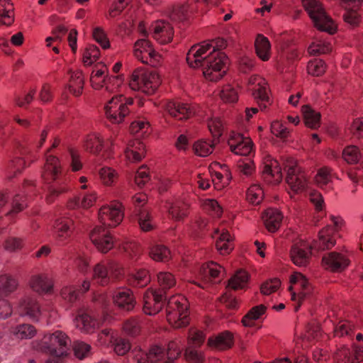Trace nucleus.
Instances as JSON below:
<instances>
[{"label":"nucleus","instance_id":"f03ea898","mask_svg":"<svg viewBox=\"0 0 363 363\" xmlns=\"http://www.w3.org/2000/svg\"><path fill=\"white\" fill-rule=\"evenodd\" d=\"M123 218L122 205L118 202L100 208L99 218L103 226H96L90 233L91 240L100 252L106 253L113 246V238L106 226L116 227Z\"/></svg>","mask_w":363,"mask_h":363},{"label":"nucleus","instance_id":"20e7f679","mask_svg":"<svg viewBox=\"0 0 363 363\" xmlns=\"http://www.w3.org/2000/svg\"><path fill=\"white\" fill-rule=\"evenodd\" d=\"M42 177L48 184L52 182H55L54 184L48 187L49 194L47 196V200L49 203L53 202L55 198L67 191L65 186H57L64 184L65 179L61 171L58 159L56 157L46 154V162L42 173Z\"/></svg>","mask_w":363,"mask_h":363},{"label":"nucleus","instance_id":"b1692460","mask_svg":"<svg viewBox=\"0 0 363 363\" xmlns=\"http://www.w3.org/2000/svg\"><path fill=\"white\" fill-rule=\"evenodd\" d=\"M262 177L263 180L268 184L279 183L282 178V174L280 167L277 165V162L274 161L270 164H266Z\"/></svg>","mask_w":363,"mask_h":363},{"label":"nucleus","instance_id":"c756f323","mask_svg":"<svg viewBox=\"0 0 363 363\" xmlns=\"http://www.w3.org/2000/svg\"><path fill=\"white\" fill-rule=\"evenodd\" d=\"M284 170L286 172V182L289 189L288 193L291 198L295 195V179L294 175L295 173V161L293 157H286L284 161Z\"/></svg>","mask_w":363,"mask_h":363},{"label":"nucleus","instance_id":"de8ad7c7","mask_svg":"<svg viewBox=\"0 0 363 363\" xmlns=\"http://www.w3.org/2000/svg\"><path fill=\"white\" fill-rule=\"evenodd\" d=\"M145 145L139 141L134 144L133 149H127L125 155L133 162H139L145 157Z\"/></svg>","mask_w":363,"mask_h":363},{"label":"nucleus","instance_id":"4be33fe9","mask_svg":"<svg viewBox=\"0 0 363 363\" xmlns=\"http://www.w3.org/2000/svg\"><path fill=\"white\" fill-rule=\"evenodd\" d=\"M30 287L38 294L49 293L52 287L50 280L45 274H35L29 281Z\"/></svg>","mask_w":363,"mask_h":363},{"label":"nucleus","instance_id":"473e14b6","mask_svg":"<svg viewBox=\"0 0 363 363\" xmlns=\"http://www.w3.org/2000/svg\"><path fill=\"white\" fill-rule=\"evenodd\" d=\"M14 9L8 0H0V22L6 26L11 25L14 21Z\"/></svg>","mask_w":363,"mask_h":363},{"label":"nucleus","instance_id":"9d476101","mask_svg":"<svg viewBox=\"0 0 363 363\" xmlns=\"http://www.w3.org/2000/svg\"><path fill=\"white\" fill-rule=\"evenodd\" d=\"M166 296L162 291L148 290L143 296V311L145 314L152 315L157 313L162 309Z\"/></svg>","mask_w":363,"mask_h":363},{"label":"nucleus","instance_id":"603ef678","mask_svg":"<svg viewBox=\"0 0 363 363\" xmlns=\"http://www.w3.org/2000/svg\"><path fill=\"white\" fill-rule=\"evenodd\" d=\"M325 68L326 65L325 62L320 59H315L313 61H310L307 65L308 72L314 76L323 74L325 71Z\"/></svg>","mask_w":363,"mask_h":363},{"label":"nucleus","instance_id":"f257e3e1","mask_svg":"<svg viewBox=\"0 0 363 363\" xmlns=\"http://www.w3.org/2000/svg\"><path fill=\"white\" fill-rule=\"evenodd\" d=\"M211 48L208 42L193 45L186 55V61L193 68L201 67L206 79L216 82L226 73L228 59L224 52L215 49L207 54Z\"/></svg>","mask_w":363,"mask_h":363},{"label":"nucleus","instance_id":"69168bd1","mask_svg":"<svg viewBox=\"0 0 363 363\" xmlns=\"http://www.w3.org/2000/svg\"><path fill=\"white\" fill-rule=\"evenodd\" d=\"M186 11L184 6L175 7L169 13V18L175 23L184 22L186 19Z\"/></svg>","mask_w":363,"mask_h":363},{"label":"nucleus","instance_id":"f8f14e48","mask_svg":"<svg viewBox=\"0 0 363 363\" xmlns=\"http://www.w3.org/2000/svg\"><path fill=\"white\" fill-rule=\"evenodd\" d=\"M165 356L163 348L158 345L152 346L147 352L138 351L133 356V363H158Z\"/></svg>","mask_w":363,"mask_h":363},{"label":"nucleus","instance_id":"9b49d317","mask_svg":"<svg viewBox=\"0 0 363 363\" xmlns=\"http://www.w3.org/2000/svg\"><path fill=\"white\" fill-rule=\"evenodd\" d=\"M113 300L119 309L125 311H132L136 303L132 291L126 288L116 290L113 295Z\"/></svg>","mask_w":363,"mask_h":363},{"label":"nucleus","instance_id":"39448f33","mask_svg":"<svg viewBox=\"0 0 363 363\" xmlns=\"http://www.w3.org/2000/svg\"><path fill=\"white\" fill-rule=\"evenodd\" d=\"M303 6L319 30L334 33L337 26L318 0H302Z\"/></svg>","mask_w":363,"mask_h":363},{"label":"nucleus","instance_id":"412c9836","mask_svg":"<svg viewBox=\"0 0 363 363\" xmlns=\"http://www.w3.org/2000/svg\"><path fill=\"white\" fill-rule=\"evenodd\" d=\"M282 218L281 212L276 208L267 209L262 216L266 228L271 233L279 229Z\"/></svg>","mask_w":363,"mask_h":363},{"label":"nucleus","instance_id":"c03bdc74","mask_svg":"<svg viewBox=\"0 0 363 363\" xmlns=\"http://www.w3.org/2000/svg\"><path fill=\"white\" fill-rule=\"evenodd\" d=\"M249 279V275L247 272L244 270H238L235 275L229 280L228 285L233 289L237 290L242 289Z\"/></svg>","mask_w":363,"mask_h":363},{"label":"nucleus","instance_id":"ddd939ff","mask_svg":"<svg viewBox=\"0 0 363 363\" xmlns=\"http://www.w3.org/2000/svg\"><path fill=\"white\" fill-rule=\"evenodd\" d=\"M363 0H342L349 6L350 9L345 10L342 16L344 21L351 27L359 26L362 23V14L358 11L357 9L362 4Z\"/></svg>","mask_w":363,"mask_h":363},{"label":"nucleus","instance_id":"7c9ffc66","mask_svg":"<svg viewBox=\"0 0 363 363\" xmlns=\"http://www.w3.org/2000/svg\"><path fill=\"white\" fill-rule=\"evenodd\" d=\"M84 84V80L82 72L81 71H77L72 74L67 87L71 94L75 96H79L82 93Z\"/></svg>","mask_w":363,"mask_h":363},{"label":"nucleus","instance_id":"338daca9","mask_svg":"<svg viewBox=\"0 0 363 363\" xmlns=\"http://www.w3.org/2000/svg\"><path fill=\"white\" fill-rule=\"evenodd\" d=\"M220 98L225 102L228 103H233L238 100V93L230 85L225 86L221 92H220Z\"/></svg>","mask_w":363,"mask_h":363},{"label":"nucleus","instance_id":"4d7b16f0","mask_svg":"<svg viewBox=\"0 0 363 363\" xmlns=\"http://www.w3.org/2000/svg\"><path fill=\"white\" fill-rule=\"evenodd\" d=\"M182 350L177 341L169 342L167 350V360L163 363H174V359L179 357Z\"/></svg>","mask_w":363,"mask_h":363},{"label":"nucleus","instance_id":"680f3d73","mask_svg":"<svg viewBox=\"0 0 363 363\" xmlns=\"http://www.w3.org/2000/svg\"><path fill=\"white\" fill-rule=\"evenodd\" d=\"M213 145H210L206 141L200 140L194 144V150L197 155L206 157L213 152Z\"/></svg>","mask_w":363,"mask_h":363},{"label":"nucleus","instance_id":"49530a36","mask_svg":"<svg viewBox=\"0 0 363 363\" xmlns=\"http://www.w3.org/2000/svg\"><path fill=\"white\" fill-rule=\"evenodd\" d=\"M103 140L99 135H90L87 136L84 147L91 153L98 154L102 149Z\"/></svg>","mask_w":363,"mask_h":363},{"label":"nucleus","instance_id":"ea45409f","mask_svg":"<svg viewBox=\"0 0 363 363\" xmlns=\"http://www.w3.org/2000/svg\"><path fill=\"white\" fill-rule=\"evenodd\" d=\"M342 157L348 163H357L362 160V164H363V154L361 153L357 146H346L342 152Z\"/></svg>","mask_w":363,"mask_h":363},{"label":"nucleus","instance_id":"37998d69","mask_svg":"<svg viewBox=\"0 0 363 363\" xmlns=\"http://www.w3.org/2000/svg\"><path fill=\"white\" fill-rule=\"evenodd\" d=\"M135 48H140L150 60V64L154 63V61H158L157 58L160 56L152 48L151 43L146 39L138 40L135 44Z\"/></svg>","mask_w":363,"mask_h":363},{"label":"nucleus","instance_id":"774afa93","mask_svg":"<svg viewBox=\"0 0 363 363\" xmlns=\"http://www.w3.org/2000/svg\"><path fill=\"white\" fill-rule=\"evenodd\" d=\"M114 351L118 355L125 354L130 349V342L122 337H118L114 340Z\"/></svg>","mask_w":363,"mask_h":363},{"label":"nucleus","instance_id":"13d9d810","mask_svg":"<svg viewBox=\"0 0 363 363\" xmlns=\"http://www.w3.org/2000/svg\"><path fill=\"white\" fill-rule=\"evenodd\" d=\"M271 131L275 136L281 139H286L290 133V130L279 121L272 123Z\"/></svg>","mask_w":363,"mask_h":363},{"label":"nucleus","instance_id":"a18cd8bd","mask_svg":"<svg viewBox=\"0 0 363 363\" xmlns=\"http://www.w3.org/2000/svg\"><path fill=\"white\" fill-rule=\"evenodd\" d=\"M150 255L155 261L166 262L170 257V251L164 245H157L151 248Z\"/></svg>","mask_w":363,"mask_h":363},{"label":"nucleus","instance_id":"e433bc0d","mask_svg":"<svg viewBox=\"0 0 363 363\" xmlns=\"http://www.w3.org/2000/svg\"><path fill=\"white\" fill-rule=\"evenodd\" d=\"M157 281L160 289L157 291H162L166 296L167 291L172 289L176 284L174 275L169 272H160L157 274Z\"/></svg>","mask_w":363,"mask_h":363},{"label":"nucleus","instance_id":"7ed1b4c3","mask_svg":"<svg viewBox=\"0 0 363 363\" xmlns=\"http://www.w3.org/2000/svg\"><path fill=\"white\" fill-rule=\"evenodd\" d=\"M330 218L334 224V227L328 225L319 231L318 240H315L313 245H310L296 236V266H307L311 260L312 250L322 251V250L330 249L335 245L336 240L335 233L341 229L345 221L341 217L331 215Z\"/></svg>","mask_w":363,"mask_h":363},{"label":"nucleus","instance_id":"0e129e2a","mask_svg":"<svg viewBox=\"0 0 363 363\" xmlns=\"http://www.w3.org/2000/svg\"><path fill=\"white\" fill-rule=\"evenodd\" d=\"M73 350L75 356L82 359L88 355L91 350V346L84 342L76 341L74 342Z\"/></svg>","mask_w":363,"mask_h":363},{"label":"nucleus","instance_id":"4468645a","mask_svg":"<svg viewBox=\"0 0 363 363\" xmlns=\"http://www.w3.org/2000/svg\"><path fill=\"white\" fill-rule=\"evenodd\" d=\"M322 262L325 268L332 271L343 270L349 264V259L337 252H330L327 256H324Z\"/></svg>","mask_w":363,"mask_h":363},{"label":"nucleus","instance_id":"72a5a7b5","mask_svg":"<svg viewBox=\"0 0 363 363\" xmlns=\"http://www.w3.org/2000/svg\"><path fill=\"white\" fill-rule=\"evenodd\" d=\"M93 280L101 286L108 284L110 282L108 265L106 266L102 263L96 264L93 270Z\"/></svg>","mask_w":363,"mask_h":363},{"label":"nucleus","instance_id":"6e6552de","mask_svg":"<svg viewBox=\"0 0 363 363\" xmlns=\"http://www.w3.org/2000/svg\"><path fill=\"white\" fill-rule=\"evenodd\" d=\"M69 337L61 331H56L52 334L45 335L41 340L40 350L49 354L65 356L69 350Z\"/></svg>","mask_w":363,"mask_h":363},{"label":"nucleus","instance_id":"2eb2a0df","mask_svg":"<svg viewBox=\"0 0 363 363\" xmlns=\"http://www.w3.org/2000/svg\"><path fill=\"white\" fill-rule=\"evenodd\" d=\"M166 110L172 116L179 120L187 119L194 113L188 104L175 101H168L166 104Z\"/></svg>","mask_w":363,"mask_h":363},{"label":"nucleus","instance_id":"a19ab883","mask_svg":"<svg viewBox=\"0 0 363 363\" xmlns=\"http://www.w3.org/2000/svg\"><path fill=\"white\" fill-rule=\"evenodd\" d=\"M333 169L328 167L319 168L318 173L315 176V182L319 187L324 188L333 180Z\"/></svg>","mask_w":363,"mask_h":363},{"label":"nucleus","instance_id":"a878e982","mask_svg":"<svg viewBox=\"0 0 363 363\" xmlns=\"http://www.w3.org/2000/svg\"><path fill=\"white\" fill-rule=\"evenodd\" d=\"M302 289L298 294L296 293V311L301 306V301L310 298L312 291V286L309 284L307 279L302 273L296 272V286Z\"/></svg>","mask_w":363,"mask_h":363},{"label":"nucleus","instance_id":"052dcab7","mask_svg":"<svg viewBox=\"0 0 363 363\" xmlns=\"http://www.w3.org/2000/svg\"><path fill=\"white\" fill-rule=\"evenodd\" d=\"M15 334L21 339L31 338L35 334V329L31 325L23 324L16 328Z\"/></svg>","mask_w":363,"mask_h":363},{"label":"nucleus","instance_id":"393cba45","mask_svg":"<svg viewBox=\"0 0 363 363\" xmlns=\"http://www.w3.org/2000/svg\"><path fill=\"white\" fill-rule=\"evenodd\" d=\"M208 345L220 350L230 348L233 345V334L228 331L223 332L215 337H210Z\"/></svg>","mask_w":363,"mask_h":363},{"label":"nucleus","instance_id":"423d86ee","mask_svg":"<svg viewBox=\"0 0 363 363\" xmlns=\"http://www.w3.org/2000/svg\"><path fill=\"white\" fill-rule=\"evenodd\" d=\"M160 84V79L155 70L138 69L133 73L129 85L133 90H140L151 95L155 93Z\"/></svg>","mask_w":363,"mask_h":363},{"label":"nucleus","instance_id":"c9c22d12","mask_svg":"<svg viewBox=\"0 0 363 363\" xmlns=\"http://www.w3.org/2000/svg\"><path fill=\"white\" fill-rule=\"evenodd\" d=\"M232 237L229 233L225 230L223 231L216 240V247L217 250L222 255L229 254L233 250Z\"/></svg>","mask_w":363,"mask_h":363},{"label":"nucleus","instance_id":"aec40b11","mask_svg":"<svg viewBox=\"0 0 363 363\" xmlns=\"http://www.w3.org/2000/svg\"><path fill=\"white\" fill-rule=\"evenodd\" d=\"M18 313L21 315H28L35 319L40 314L39 306L33 298L24 297L19 302Z\"/></svg>","mask_w":363,"mask_h":363},{"label":"nucleus","instance_id":"79ce46f5","mask_svg":"<svg viewBox=\"0 0 363 363\" xmlns=\"http://www.w3.org/2000/svg\"><path fill=\"white\" fill-rule=\"evenodd\" d=\"M106 72H108V69L102 63H98L94 66L90 77V82L94 89H100L103 87L101 81H96V78L103 79Z\"/></svg>","mask_w":363,"mask_h":363},{"label":"nucleus","instance_id":"8fccbe9b","mask_svg":"<svg viewBox=\"0 0 363 363\" xmlns=\"http://www.w3.org/2000/svg\"><path fill=\"white\" fill-rule=\"evenodd\" d=\"M150 280L148 272L145 269H141L130 278L129 282L130 284L134 286L143 287L150 282Z\"/></svg>","mask_w":363,"mask_h":363},{"label":"nucleus","instance_id":"5fc2aeb1","mask_svg":"<svg viewBox=\"0 0 363 363\" xmlns=\"http://www.w3.org/2000/svg\"><path fill=\"white\" fill-rule=\"evenodd\" d=\"M138 223L143 231H150L153 228L151 216L146 209H139L138 213Z\"/></svg>","mask_w":363,"mask_h":363},{"label":"nucleus","instance_id":"6e6d98bb","mask_svg":"<svg viewBox=\"0 0 363 363\" xmlns=\"http://www.w3.org/2000/svg\"><path fill=\"white\" fill-rule=\"evenodd\" d=\"M353 333V325L347 320H340L335 327L334 333L338 337H345L347 335L351 337Z\"/></svg>","mask_w":363,"mask_h":363},{"label":"nucleus","instance_id":"4c0bfd02","mask_svg":"<svg viewBox=\"0 0 363 363\" xmlns=\"http://www.w3.org/2000/svg\"><path fill=\"white\" fill-rule=\"evenodd\" d=\"M18 281L8 274L0 276V292L8 295L13 292L18 287Z\"/></svg>","mask_w":363,"mask_h":363},{"label":"nucleus","instance_id":"5701e85b","mask_svg":"<svg viewBox=\"0 0 363 363\" xmlns=\"http://www.w3.org/2000/svg\"><path fill=\"white\" fill-rule=\"evenodd\" d=\"M72 220L66 217L56 219L54 224V233L59 240L69 238L72 233Z\"/></svg>","mask_w":363,"mask_h":363},{"label":"nucleus","instance_id":"864d4df0","mask_svg":"<svg viewBox=\"0 0 363 363\" xmlns=\"http://www.w3.org/2000/svg\"><path fill=\"white\" fill-rule=\"evenodd\" d=\"M27 206L26 200L24 196L16 194L11 203V209L6 213V216H13L22 211Z\"/></svg>","mask_w":363,"mask_h":363},{"label":"nucleus","instance_id":"6ab92c4d","mask_svg":"<svg viewBox=\"0 0 363 363\" xmlns=\"http://www.w3.org/2000/svg\"><path fill=\"white\" fill-rule=\"evenodd\" d=\"M249 84L250 86H253L250 89L255 99L269 101L267 91V84L264 79L259 76H252L249 79Z\"/></svg>","mask_w":363,"mask_h":363},{"label":"nucleus","instance_id":"cd10ccee","mask_svg":"<svg viewBox=\"0 0 363 363\" xmlns=\"http://www.w3.org/2000/svg\"><path fill=\"white\" fill-rule=\"evenodd\" d=\"M255 46L257 56L263 61H267L270 57L271 45L269 40L259 34L255 40Z\"/></svg>","mask_w":363,"mask_h":363},{"label":"nucleus","instance_id":"2f4dec72","mask_svg":"<svg viewBox=\"0 0 363 363\" xmlns=\"http://www.w3.org/2000/svg\"><path fill=\"white\" fill-rule=\"evenodd\" d=\"M229 145L233 152L240 155H247L252 150V141L250 139L244 138L241 135L238 137L237 144L233 143V139L229 141Z\"/></svg>","mask_w":363,"mask_h":363},{"label":"nucleus","instance_id":"58836bf2","mask_svg":"<svg viewBox=\"0 0 363 363\" xmlns=\"http://www.w3.org/2000/svg\"><path fill=\"white\" fill-rule=\"evenodd\" d=\"M266 306L261 304L252 307L242 319V323L245 327L253 325V320L258 319L266 311Z\"/></svg>","mask_w":363,"mask_h":363},{"label":"nucleus","instance_id":"a211bd4d","mask_svg":"<svg viewBox=\"0 0 363 363\" xmlns=\"http://www.w3.org/2000/svg\"><path fill=\"white\" fill-rule=\"evenodd\" d=\"M173 27L167 22H159L154 28L153 38L161 44L169 43L173 38Z\"/></svg>","mask_w":363,"mask_h":363},{"label":"nucleus","instance_id":"0eeeda50","mask_svg":"<svg viewBox=\"0 0 363 363\" xmlns=\"http://www.w3.org/2000/svg\"><path fill=\"white\" fill-rule=\"evenodd\" d=\"M167 319L174 328H179L188 325L186 300L183 297H172L166 306Z\"/></svg>","mask_w":363,"mask_h":363},{"label":"nucleus","instance_id":"3c124183","mask_svg":"<svg viewBox=\"0 0 363 363\" xmlns=\"http://www.w3.org/2000/svg\"><path fill=\"white\" fill-rule=\"evenodd\" d=\"M310 184L309 176L303 168L298 167L296 162V191L308 190Z\"/></svg>","mask_w":363,"mask_h":363},{"label":"nucleus","instance_id":"c85d7f7f","mask_svg":"<svg viewBox=\"0 0 363 363\" xmlns=\"http://www.w3.org/2000/svg\"><path fill=\"white\" fill-rule=\"evenodd\" d=\"M303 118L306 126L310 128H318L320 123V114L314 111L308 106H303L301 108Z\"/></svg>","mask_w":363,"mask_h":363},{"label":"nucleus","instance_id":"e2e57ef3","mask_svg":"<svg viewBox=\"0 0 363 363\" xmlns=\"http://www.w3.org/2000/svg\"><path fill=\"white\" fill-rule=\"evenodd\" d=\"M308 197L311 203L314 205L316 211H322L324 209V198L320 192L313 189L309 190Z\"/></svg>","mask_w":363,"mask_h":363},{"label":"nucleus","instance_id":"bb28decb","mask_svg":"<svg viewBox=\"0 0 363 363\" xmlns=\"http://www.w3.org/2000/svg\"><path fill=\"white\" fill-rule=\"evenodd\" d=\"M221 268V266L216 262H208L201 266L199 275L203 280L211 282L218 277Z\"/></svg>","mask_w":363,"mask_h":363},{"label":"nucleus","instance_id":"bf43d9fd","mask_svg":"<svg viewBox=\"0 0 363 363\" xmlns=\"http://www.w3.org/2000/svg\"><path fill=\"white\" fill-rule=\"evenodd\" d=\"M281 281L277 278L271 279L264 281L260 286V291L264 295H269L275 292L280 286Z\"/></svg>","mask_w":363,"mask_h":363},{"label":"nucleus","instance_id":"09e8293b","mask_svg":"<svg viewBox=\"0 0 363 363\" xmlns=\"http://www.w3.org/2000/svg\"><path fill=\"white\" fill-rule=\"evenodd\" d=\"M332 48L331 44L326 40H317L309 46L308 52L312 55L326 54L330 52Z\"/></svg>","mask_w":363,"mask_h":363},{"label":"nucleus","instance_id":"f3484780","mask_svg":"<svg viewBox=\"0 0 363 363\" xmlns=\"http://www.w3.org/2000/svg\"><path fill=\"white\" fill-rule=\"evenodd\" d=\"M105 111L107 118H113L114 120L116 118L113 116V114H115L116 111H119L120 117L126 116L129 113L128 108L123 104L122 95L113 97L105 106Z\"/></svg>","mask_w":363,"mask_h":363},{"label":"nucleus","instance_id":"dca6fc26","mask_svg":"<svg viewBox=\"0 0 363 363\" xmlns=\"http://www.w3.org/2000/svg\"><path fill=\"white\" fill-rule=\"evenodd\" d=\"M75 326L81 332L93 333L99 326V322L86 313H79L74 320Z\"/></svg>","mask_w":363,"mask_h":363},{"label":"nucleus","instance_id":"f704fd0d","mask_svg":"<svg viewBox=\"0 0 363 363\" xmlns=\"http://www.w3.org/2000/svg\"><path fill=\"white\" fill-rule=\"evenodd\" d=\"M188 208V204L184 202L177 201L169 206L168 211L172 219L179 221L187 216Z\"/></svg>","mask_w":363,"mask_h":363},{"label":"nucleus","instance_id":"1a4fd4ad","mask_svg":"<svg viewBox=\"0 0 363 363\" xmlns=\"http://www.w3.org/2000/svg\"><path fill=\"white\" fill-rule=\"evenodd\" d=\"M204 335L202 331L191 330L188 338V345L185 350L184 356L189 363H203V354L197 350L204 342Z\"/></svg>","mask_w":363,"mask_h":363}]
</instances>
